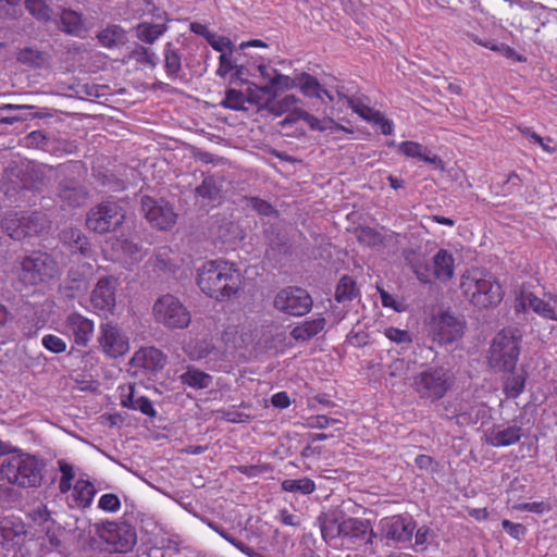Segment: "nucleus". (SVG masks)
Wrapping results in <instances>:
<instances>
[{"instance_id":"nucleus-39","label":"nucleus","mask_w":557,"mask_h":557,"mask_svg":"<svg viewBox=\"0 0 557 557\" xmlns=\"http://www.w3.org/2000/svg\"><path fill=\"white\" fill-rule=\"evenodd\" d=\"M297 84L305 97L322 99L323 87L314 76L304 72L298 75Z\"/></svg>"},{"instance_id":"nucleus-23","label":"nucleus","mask_w":557,"mask_h":557,"mask_svg":"<svg viewBox=\"0 0 557 557\" xmlns=\"http://www.w3.org/2000/svg\"><path fill=\"white\" fill-rule=\"evenodd\" d=\"M368 519L346 517L342 533V545L346 548H360L364 546Z\"/></svg>"},{"instance_id":"nucleus-3","label":"nucleus","mask_w":557,"mask_h":557,"mask_svg":"<svg viewBox=\"0 0 557 557\" xmlns=\"http://www.w3.org/2000/svg\"><path fill=\"white\" fill-rule=\"evenodd\" d=\"M460 288L469 301L476 308L488 309L500 304L503 288L497 278L490 272L474 268L462 276Z\"/></svg>"},{"instance_id":"nucleus-15","label":"nucleus","mask_w":557,"mask_h":557,"mask_svg":"<svg viewBox=\"0 0 557 557\" xmlns=\"http://www.w3.org/2000/svg\"><path fill=\"white\" fill-rule=\"evenodd\" d=\"M117 282L112 276L101 277L90 295V302L95 310L100 313H111L115 307V292Z\"/></svg>"},{"instance_id":"nucleus-14","label":"nucleus","mask_w":557,"mask_h":557,"mask_svg":"<svg viewBox=\"0 0 557 557\" xmlns=\"http://www.w3.org/2000/svg\"><path fill=\"white\" fill-rule=\"evenodd\" d=\"M141 210L148 222L159 230H168L175 223L176 214L173 208L163 200L144 196L141 198Z\"/></svg>"},{"instance_id":"nucleus-38","label":"nucleus","mask_w":557,"mask_h":557,"mask_svg":"<svg viewBox=\"0 0 557 557\" xmlns=\"http://www.w3.org/2000/svg\"><path fill=\"white\" fill-rule=\"evenodd\" d=\"M301 100L295 95H286L281 99H273L272 101H265V108L268 112L275 116H281L289 112L294 107L298 106Z\"/></svg>"},{"instance_id":"nucleus-24","label":"nucleus","mask_w":557,"mask_h":557,"mask_svg":"<svg viewBox=\"0 0 557 557\" xmlns=\"http://www.w3.org/2000/svg\"><path fill=\"white\" fill-rule=\"evenodd\" d=\"M88 193L86 188L75 178L62 180L58 187V197L63 205L77 208L85 203Z\"/></svg>"},{"instance_id":"nucleus-33","label":"nucleus","mask_w":557,"mask_h":557,"mask_svg":"<svg viewBox=\"0 0 557 557\" xmlns=\"http://www.w3.org/2000/svg\"><path fill=\"white\" fill-rule=\"evenodd\" d=\"M523 305L528 306L535 313L541 315L542 318L549 320H557V312L555 307H553L549 302L541 299L532 293H525L522 295Z\"/></svg>"},{"instance_id":"nucleus-12","label":"nucleus","mask_w":557,"mask_h":557,"mask_svg":"<svg viewBox=\"0 0 557 557\" xmlns=\"http://www.w3.org/2000/svg\"><path fill=\"white\" fill-rule=\"evenodd\" d=\"M99 535L112 553H126L137 541L135 529L126 522H106L99 530Z\"/></svg>"},{"instance_id":"nucleus-52","label":"nucleus","mask_w":557,"mask_h":557,"mask_svg":"<svg viewBox=\"0 0 557 557\" xmlns=\"http://www.w3.org/2000/svg\"><path fill=\"white\" fill-rule=\"evenodd\" d=\"M304 121L308 124L309 128L314 132H325L332 129L335 121L331 117L318 119L313 114L306 111L302 113Z\"/></svg>"},{"instance_id":"nucleus-36","label":"nucleus","mask_w":557,"mask_h":557,"mask_svg":"<svg viewBox=\"0 0 557 557\" xmlns=\"http://www.w3.org/2000/svg\"><path fill=\"white\" fill-rule=\"evenodd\" d=\"M447 419H456L460 425L476 424L480 419L478 406H472L470 403H460L458 408L451 411V414L446 413Z\"/></svg>"},{"instance_id":"nucleus-51","label":"nucleus","mask_w":557,"mask_h":557,"mask_svg":"<svg viewBox=\"0 0 557 557\" xmlns=\"http://www.w3.org/2000/svg\"><path fill=\"white\" fill-rule=\"evenodd\" d=\"M245 95L236 89H227L225 91V98L221 102V106L234 111L244 110Z\"/></svg>"},{"instance_id":"nucleus-25","label":"nucleus","mask_w":557,"mask_h":557,"mask_svg":"<svg viewBox=\"0 0 557 557\" xmlns=\"http://www.w3.org/2000/svg\"><path fill=\"white\" fill-rule=\"evenodd\" d=\"M131 363L148 372H157L166 363L165 355L156 347H143L135 352Z\"/></svg>"},{"instance_id":"nucleus-30","label":"nucleus","mask_w":557,"mask_h":557,"mask_svg":"<svg viewBox=\"0 0 557 557\" xmlns=\"http://www.w3.org/2000/svg\"><path fill=\"white\" fill-rule=\"evenodd\" d=\"M325 324L326 320L323 317L306 320L292 330L290 336L297 342H307L322 332Z\"/></svg>"},{"instance_id":"nucleus-42","label":"nucleus","mask_w":557,"mask_h":557,"mask_svg":"<svg viewBox=\"0 0 557 557\" xmlns=\"http://www.w3.org/2000/svg\"><path fill=\"white\" fill-rule=\"evenodd\" d=\"M25 9L38 22H49L52 17V9L46 0H24Z\"/></svg>"},{"instance_id":"nucleus-37","label":"nucleus","mask_w":557,"mask_h":557,"mask_svg":"<svg viewBox=\"0 0 557 557\" xmlns=\"http://www.w3.org/2000/svg\"><path fill=\"white\" fill-rule=\"evenodd\" d=\"M64 243L69 244L73 252H79L83 256H89L91 251L90 244L86 236L79 230L71 228L62 234Z\"/></svg>"},{"instance_id":"nucleus-17","label":"nucleus","mask_w":557,"mask_h":557,"mask_svg":"<svg viewBox=\"0 0 557 557\" xmlns=\"http://www.w3.org/2000/svg\"><path fill=\"white\" fill-rule=\"evenodd\" d=\"M60 494L64 495V502L70 509L85 511L92 505L97 488L91 481L78 479L70 492Z\"/></svg>"},{"instance_id":"nucleus-9","label":"nucleus","mask_w":557,"mask_h":557,"mask_svg":"<svg viewBox=\"0 0 557 557\" xmlns=\"http://www.w3.org/2000/svg\"><path fill=\"white\" fill-rule=\"evenodd\" d=\"M58 273L55 260L48 253L34 252L21 262L18 281L24 285H37L52 278Z\"/></svg>"},{"instance_id":"nucleus-20","label":"nucleus","mask_w":557,"mask_h":557,"mask_svg":"<svg viewBox=\"0 0 557 557\" xmlns=\"http://www.w3.org/2000/svg\"><path fill=\"white\" fill-rule=\"evenodd\" d=\"M65 327L75 344L83 347L88 345L94 334V321L77 312L67 315Z\"/></svg>"},{"instance_id":"nucleus-62","label":"nucleus","mask_w":557,"mask_h":557,"mask_svg":"<svg viewBox=\"0 0 557 557\" xmlns=\"http://www.w3.org/2000/svg\"><path fill=\"white\" fill-rule=\"evenodd\" d=\"M503 529L513 539L520 540L527 533V528L521 523H515L510 520L504 519L502 521Z\"/></svg>"},{"instance_id":"nucleus-26","label":"nucleus","mask_w":557,"mask_h":557,"mask_svg":"<svg viewBox=\"0 0 557 557\" xmlns=\"http://www.w3.org/2000/svg\"><path fill=\"white\" fill-rule=\"evenodd\" d=\"M397 149L400 153L408 158L433 164L435 168H443L442 159L438 156L432 153L428 147L417 141H403L397 146Z\"/></svg>"},{"instance_id":"nucleus-49","label":"nucleus","mask_w":557,"mask_h":557,"mask_svg":"<svg viewBox=\"0 0 557 557\" xmlns=\"http://www.w3.org/2000/svg\"><path fill=\"white\" fill-rule=\"evenodd\" d=\"M346 102L349 108L352 109L354 112H356L361 119L369 123H373L381 120V112L375 111L372 108L361 103L356 102L352 98H346Z\"/></svg>"},{"instance_id":"nucleus-64","label":"nucleus","mask_w":557,"mask_h":557,"mask_svg":"<svg viewBox=\"0 0 557 557\" xmlns=\"http://www.w3.org/2000/svg\"><path fill=\"white\" fill-rule=\"evenodd\" d=\"M221 418L231 423H243L252 420L250 414L237 410H221Z\"/></svg>"},{"instance_id":"nucleus-10","label":"nucleus","mask_w":557,"mask_h":557,"mask_svg":"<svg viewBox=\"0 0 557 557\" xmlns=\"http://www.w3.org/2000/svg\"><path fill=\"white\" fill-rule=\"evenodd\" d=\"M125 220V212L117 202L102 201L92 207L86 218V225L88 230L104 234L114 232L119 228Z\"/></svg>"},{"instance_id":"nucleus-41","label":"nucleus","mask_w":557,"mask_h":557,"mask_svg":"<svg viewBox=\"0 0 557 557\" xmlns=\"http://www.w3.org/2000/svg\"><path fill=\"white\" fill-rule=\"evenodd\" d=\"M129 58L137 64L156 69L159 63L158 54L148 47L137 45L129 53Z\"/></svg>"},{"instance_id":"nucleus-60","label":"nucleus","mask_w":557,"mask_h":557,"mask_svg":"<svg viewBox=\"0 0 557 557\" xmlns=\"http://www.w3.org/2000/svg\"><path fill=\"white\" fill-rule=\"evenodd\" d=\"M384 333L389 341L397 344H410L412 342L410 333L404 330L391 326Z\"/></svg>"},{"instance_id":"nucleus-27","label":"nucleus","mask_w":557,"mask_h":557,"mask_svg":"<svg viewBox=\"0 0 557 557\" xmlns=\"http://www.w3.org/2000/svg\"><path fill=\"white\" fill-rule=\"evenodd\" d=\"M433 276L441 282L453 278L455 273V258L446 249H440L433 257Z\"/></svg>"},{"instance_id":"nucleus-22","label":"nucleus","mask_w":557,"mask_h":557,"mask_svg":"<svg viewBox=\"0 0 557 557\" xmlns=\"http://www.w3.org/2000/svg\"><path fill=\"white\" fill-rule=\"evenodd\" d=\"M345 520L346 515L343 511L337 510H329L326 512H322L318 517L317 521L319 523L322 537L326 543H332L333 541L342 539Z\"/></svg>"},{"instance_id":"nucleus-7","label":"nucleus","mask_w":557,"mask_h":557,"mask_svg":"<svg viewBox=\"0 0 557 557\" xmlns=\"http://www.w3.org/2000/svg\"><path fill=\"white\" fill-rule=\"evenodd\" d=\"M154 321L168 330H184L191 322L187 307L174 295L160 296L152 306Z\"/></svg>"},{"instance_id":"nucleus-1","label":"nucleus","mask_w":557,"mask_h":557,"mask_svg":"<svg viewBox=\"0 0 557 557\" xmlns=\"http://www.w3.org/2000/svg\"><path fill=\"white\" fill-rule=\"evenodd\" d=\"M46 460L17 447L0 463V479L21 488H38L44 483Z\"/></svg>"},{"instance_id":"nucleus-11","label":"nucleus","mask_w":557,"mask_h":557,"mask_svg":"<svg viewBox=\"0 0 557 557\" xmlns=\"http://www.w3.org/2000/svg\"><path fill=\"white\" fill-rule=\"evenodd\" d=\"M273 305L285 314L302 317L311 311L313 299L305 288L287 286L275 295Z\"/></svg>"},{"instance_id":"nucleus-48","label":"nucleus","mask_w":557,"mask_h":557,"mask_svg":"<svg viewBox=\"0 0 557 557\" xmlns=\"http://www.w3.org/2000/svg\"><path fill=\"white\" fill-rule=\"evenodd\" d=\"M17 61L27 66L40 67L45 63L46 59L41 51L26 47L17 53Z\"/></svg>"},{"instance_id":"nucleus-2","label":"nucleus","mask_w":557,"mask_h":557,"mask_svg":"<svg viewBox=\"0 0 557 557\" xmlns=\"http://www.w3.org/2000/svg\"><path fill=\"white\" fill-rule=\"evenodd\" d=\"M197 284L209 297L224 300L237 293L240 278L233 264L223 259H216L203 262L198 269Z\"/></svg>"},{"instance_id":"nucleus-40","label":"nucleus","mask_w":557,"mask_h":557,"mask_svg":"<svg viewBox=\"0 0 557 557\" xmlns=\"http://www.w3.org/2000/svg\"><path fill=\"white\" fill-rule=\"evenodd\" d=\"M358 294L355 280L351 276L344 275L337 283L335 299L338 302L351 301Z\"/></svg>"},{"instance_id":"nucleus-50","label":"nucleus","mask_w":557,"mask_h":557,"mask_svg":"<svg viewBox=\"0 0 557 557\" xmlns=\"http://www.w3.org/2000/svg\"><path fill=\"white\" fill-rule=\"evenodd\" d=\"M243 202L261 216H272L277 213L270 202L258 197H244Z\"/></svg>"},{"instance_id":"nucleus-55","label":"nucleus","mask_w":557,"mask_h":557,"mask_svg":"<svg viewBox=\"0 0 557 557\" xmlns=\"http://www.w3.org/2000/svg\"><path fill=\"white\" fill-rule=\"evenodd\" d=\"M273 84H275L277 91L289 90L293 88H298V75L294 78L280 73L278 71H273Z\"/></svg>"},{"instance_id":"nucleus-13","label":"nucleus","mask_w":557,"mask_h":557,"mask_svg":"<svg viewBox=\"0 0 557 557\" xmlns=\"http://www.w3.org/2000/svg\"><path fill=\"white\" fill-rule=\"evenodd\" d=\"M417 522L411 516L395 515L380 520L379 529L382 539L396 544H409L412 540Z\"/></svg>"},{"instance_id":"nucleus-18","label":"nucleus","mask_w":557,"mask_h":557,"mask_svg":"<svg viewBox=\"0 0 557 557\" xmlns=\"http://www.w3.org/2000/svg\"><path fill=\"white\" fill-rule=\"evenodd\" d=\"M102 351L113 358L123 356L128 350V341L119 327L111 322L100 325V336L98 338Z\"/></svg>"},{"instance_id":"nucleus-4","label":"nucleus","mask_w":557,"mask_h":557,"mask_svg":"<svg viewBox=\"0 0 557 557\" xmlns=\"http://www.w3.org/2000/svg\"><path fill=\"white\" fill-rule=\"evenodd\" d=\"M454 385V376L444 367L432 366L416 373L411 387L418 397L425 403H436L442 399Z\"/></svg>"},{"instance_id":"nucleus-6","label":"nucleus","mask_w":557,"mask_h":557,"mask_svg":"<svg viewBox=\"0 0 557 557\" xmlns=\"http://www.w3.org/2000/svg\"><path fill=\"white\" fill-rule=\"evenodd\" d=\"M48 226V218L41 211H9L1 221L2 231L14 240L38 236Z\"/></svg>"},{"instance_id":"nucleus-31","label":"nucleus","mask_w":557,"mask_h":557,"mask_svg":"<svg viewBox=\"0 0 557 557\" xmlns=\"http://www.w3.org/2000/svg\"><path fill=\"white\" fill-rule=\"evenodd\" d=\"M178 379L183 385L189 386L194 389L208 388L212 384L213 380L210 374L194 366H187L186 370L180 374Z\"/></svg>"},{"instance_id":"nucleus-43","label":"nucleus","mask_w":557,"mask_h":557,"mask_svg":"<svg viewBox=\"0 0 557 557\" xmlns=\"http://www.w3.org/2000/svg\"><path fill=\"white\" fill-rule=\"evenodd\" d=\"M58 470L60 471V480H59V492L67 493L71 491L73 485V480L75 479L76 472L75 467L71 462L65 459H59L57 461Z\"/></svg>"},{"instance_id":"nucleus-57","label":"nucleus","mask_w":557,"mask_h":557,"mask_svg":"<svg viewBox=\"0 0 557 557\" xmlns=\"http://www.w3.org/2000/svg\"><path fill=\"white\" fill-rule=\"evenodd\" d=\"M49 137L42 131H33L25 137V146L46 150Z\"/></svg>"},{"instance_id":"nucleus-5","label":"nucleus","mask_w":557,"mask_h":557,"mask_svg":"<svg viewBox=\"0 0 557 557\" xmlns=\"http://www.w3.org/2000/svg\"><path fill=\"white\" fill-rule=\"evenodd\" d=\"M518 331L503 330L494 337L488 355V363L495 371L512 372L520 356L521 336Z\"/></svg>"},{"instance_id":"nucleus-61","label":"nucleus","mask_w":557,"mask_h":557,"mask_svg":"<svg viewBox=\"0 0 557 557\" xmlns=\"http://www.w3.org/2000/svg\"><path fill=\"white\" fill-rule=\"evenodd\" d=\"M238 59L233 58L232 53L226 54L222 53L219 58V69L216 70V74L221 77H225L235 66V63H237Z\"/></svg>"},{"instance_id":"nucleus-56","label":"nucleus","mask_w":557,"mask_h":557,"mask_svg":"<svg viewBox=\"0 0 557 557\" xmlns=\"http://www.w3.org/2000/svg\"><path fill=\"white\" fill-rule=\"evenodd\" d=\"M42 346L53 352V354H61L66 350V343L59 336L53 334H47L41 339Z\"/></svg>"},{"instance_id":"nucleus-54","label":"nucleus","mask_w":557,"mask_h":557,"mask_svg":"<svg viewBox=\"0 0 557 557\" xmlns=\"http://www.w3.org/2000/svg\"><path fill=\"white\" fill-rule=\"evenodd\" d=\"M411 269L420 283L429 284L432 282V278L434 277L433 269L431 270L429 263L424 261H414L411 264Z\"/></svg>"},{"instance_id":"nucleus-46","label":"nucleus","mask_w":557,"mask_h":557,"mask_svg":"<svg viewBox=\"0 0 557 557\" xmlns=\"http://www.w3.org/2000/svg\"><path fill=\"white\" fill-rule=\"evenodd\" d=\"M22 502V493L14 484H0V505L4 508H13Z\"/></svg>"},{"instance_id":"nucleus-63","label":"nucleus","mask_w":557,"mask_h":557,"mask_svg":"<svg viewBox=\"0 0 557 557\" xmlns=\"http://www.w3.org/2000/svg\"><path fill=\"white\" fill-rule=\"evenodd\" d=\"M134 410H138L150 418H154L157 416L152 401L146 396H139L136 398Z\"/></svg>"},{"instance_id":"nucleus-21","label":"nucleus","mask_w":557,"mask_h":557,"mask_svg":"<svg viewBox=\"0 0 557 557\" xmlns=\"http://www.w3.org/2000/svg\"><path fill=\"white\" fill-rule=\"evenodd\" d=\"M462 333V323L448 313H443L433 325L434 338L441 344H451L459 339Z\"/></svg>"},{"instance_id":"nucleus-28","label":"nucleus","mask_w":557,"mask_h":557,"mask_svg":"<svg viewBox=\"0 0 557 557\" xmlns=\"http://www.w3.org/2000/svg\"><path fill=\"white\" fill-rule=\"evenodd\" d=\"M522 435V429L518 425H509L504 429L496 425L490 433L488 443L494 447L510 446L518 443Z\"/></svg>"},{"instance_id":"nucleus-32","label":"nucleus","mask_w":557,"mask_h":557,"mask_svg":"<svg viewBox=\"0 0 557 557\" xmlns=\"http://www.w3.org/2000/svg\"><path fill=\"white\" fill-rule=\"evenodd\" d=\"M224 180L222 176L208 175L202 183L196 187V194L210 201H219L222 198Z\"/></svg>"},{"instance_id":"nucleus-35","label":"nucleus","mask_w":557,"mask_h":557,"mask_svg":"<svg viewBox=\"0 0 557 557\" xmlns=\"http://www.w3.org/2000/svg\"><path fill=\"white\" fill-rule=\"evenodd\" d=\"M62 30L66 34L79 36L85 30L83 15L71 9H62L60 16Z\"/></svg>"},{"instance_id":"nucleus-45","label":"nucleus","mask_w":557,"mask_h":557,"mask_svg":"<svg viewBox=\"0 0 557 557\" xmlns=\"http://www.w3.org/2000/svg\"><path fill=\"white\" fill-rule=\"evenodd\" d=\"M504 383V393L508 398H517L524 389L527 375L524 372H510Z\"/></svg>"},{"instance_id":"nucleus-47","label":"nucleus","mask_w":557,"mask_h":557,"mask_svg":"<svg viewBox=\"0 0 557 557\" xmlns=\"http://www.w3.org/2000/svg\"><path fill=\"white\" fill-rule=\"evenodd\" d=\"M153 270L160 273H174L177 265L170 257V250L160 249L152 259Z\"/></svg>"},{"instance_id":"nucleus-53","label":"nucleus","mask_w":557,"mask_h":557,"mask_svg":"<svg viewBox=\"0 0 557 557\" xmlns=\"http://www.w3.org/2000/svg\"><path fill=\"white\" fill-rule=\"evenodd\" d=\"M98 508L106 512H116L121 508L120 497L114 493H107L100 496Z\"/></svg>"},{"instance_id":"nucleus-16","label":"nucleus","mask_w":557,"mask_h":557,"mask_svg":"<svg viewBox=\"0 0 557 557\" xmlns=\"http://www.w3.org/2000/svg\"><path fill=\"white\" fill-rule=\"evenodd\" d=\"M184 41H168L162 49L163 69L169 79L176 81L183 77V63L189 66L188 58L184 55Z\"/></svg>"},{"instance_id":"nucleus-59","label":"nucleus","mask_w":557,"mask_h":557,"mask_svg":"<svg viewBox=\"0 0 557 557\" xmlns=\"http://www.w3.org/2000/svg\"><path fill=\"white\" fill-rule=\"evenodd\" d=\"M207 41L215 51L224 53V50L226 49L231 52L233 50V42L227 37L212 33Z\"/></svg>"},{"instance_id":"nucleus-34","label":"nucleus","mask_w":557,"mask_h":557,"mask_svg":"<svg viewBox=\"0 0 557 557\" xmlns=\"http://www.w3.org/2000/svg\"><path fill=\"white\" fill-rule=\"evenodd\" d=\"M135 30L136 37L140 41L152 45L168 30V25L165 23L153 24L141 22L136 26Z\"/></svg>"},{"instance_id":"nucleus-29","label":"nucleus","mask_w":557,"mask_h":557,"mask_svg":"<svg viewBox=\"0 0 557 557\" xmlns=\"http://www.w3.org/2000/svg\"><path fill=\"white\" fill-rule=\"evenodd\" d=\"M100 45L108 49L124 46L128 41L126 30L119 24H110L97 34Z\"/></svg>"},{"instance_id":"nucleus-19","label":"nucleus","mask_w":557,"mask_h":557,"mask_svg":"<svg viewBox=\"0 0 557 557\" xmlns=\"http://www.w3.org/2000/svg\"><path fill=\"white\" fill-rule=\"evenodd\" d=\"M26 537L24 522L14 516L0 518V544L5 549L20 547Z\"/></svg>"},{"instance_id":"nucleus-44","label":"nucleus","mask_w":557,"mask_h":557,"mask_svg":"<svg viewBox=\"0 0 557 557\" xmlns=\"http://www.w3.org/2000/svg\"><path fill=\"white\" fill-rule=\"evenodd\" d=\"M281 486L285 492L302 495H309L315 491V483L307 476L297 480L286 479L282 482Z\"/></svg>"},{"instance_id":"nucleus-58","label":"nucleus","mask_w":557,"mask_h":557,"mask_svg":"<svg viewBox=\"0 0 557 557\" xmlns=\"http://www.w3.org/2000/svg\"><path fill=\"white\" fill-rule=\"evenodd\" d=\"M335 424H338L337 430L343 429L344 423L341 420L330 418L324 414L311 417L308 421V426H310L312 429H325L327 426L335 425Z\"/></svg>"},{"instance_id":"nucleus-8","label":"nucleus","mask_w":557,"mask_h":557,"mask_svg":"<svg viewBox=\"0 0 557 557\" xmlns=\"http://www.w3.org/2000/svg\"><path fill=\"white\" fill-rule=\"evenodd\" d=\"M51 171L52 168L46 164L33 161L22 162L9 170L8 178L11 187H8L5 193L10 194L11 190L17 189L41 190L48 185Z\"/></svg>"}]
</instances>
